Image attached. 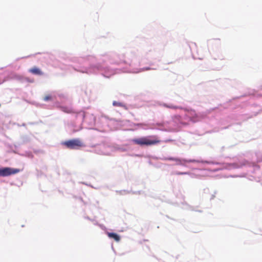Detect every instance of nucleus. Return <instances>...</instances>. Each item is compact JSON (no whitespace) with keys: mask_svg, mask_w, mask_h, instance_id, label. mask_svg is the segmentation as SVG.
Wrapping results in <instances>:
<instances>
[{"mask_svg":"<svg viewBox=\"0 0 262 262\" xmlns=\"http://www.w3.org/2000/svg\"><path fill=\"white\" fill-rule=\"evenodd\" d=\"M178 174H186V172H179L178 173Z\"/></svg>","mask_w":262,"mask_h":262,"instance_id":"13","label":"nucleus"},{"mask_svg":"<svg viewBox=\"0 0 262 262\" xmlns=\"http://www.w3.org/2000/svg\"><path fill=\"white\" fill-rule=\"evenodd\" d=\"M62 110L66 112V113H73V111H72L71 109L70 108H67V107H63L62 108Z\"/></svg>","mask_w":262,"mask_h":262,"instance_id":"8","label":"nucleus"},{"mask_svg":"<svg viewBox=\"0 0 262 262\" xmlns=\"http://www.w3.org/2000/svg\"><path fill=\"white\" fill-rule=\"evenodd\" d=\"M165 159L167 160H169V161H175L176 162H180V160L179 159L174 158H173V157L167 158H166Z\"/></svg>","mask_w":262,"mask_h":262,"instance_id":"11","label":"nucleus"},{"mask_svg":"<svg viewBox=\"0 0 262 262\" xmlns=\"http://www.w3.org/2000/svg\"><path fill=\"white\" fill-rule=\"evenodd\" d=\"M107 235L110 238H113L116 242H119L120 239V236L117 233L107 232Z\"/></svg>","mask_w":262,"mask_h":262,"instance_id":"6","label":"nucleus"},{"mask_svg":"<svg viewBox=\"0 0 262 262\" xmlns=\"http://www.w3.org/2000/svg\"><path fill=\"white\" fill-rule=\"evenodd\" d=\"M29 72L32 73L33 75H42L43 73L41 71V70L37 67H34L32 68H31L29 70Z\"/></svg>","mask_w":262,"mask_h":262,"instance_id":"5","label":"nucleus"},{"mask_svg":"<svg viewBox=\"0 0 262 262\" xmlns=\"http://www.w3.org/2000/svg\"><path fill=\"white\" fill-rule=\"evenodd\" d=\"M132 142L140 146H150L160 143L161 140L156 136H150L148 137L134 139L132 140Z\"/></svg>","mask_w":262,"mask_h":262,"instance_id":"1","label":"nucleus"},{"mask_svg":"<svg viewBox=\"0 0 262 262\" xmlns=\"http://www.w3.org/2000/svg\"><path fill=\"white\" fill-rule=\"evenodd\" d=\"M51 100H52V96L50 95H47V96H45L43 98V100L45 101H48Z\"/></svg>","mask_w":262,"mask_h":262,"instance_id":"9","label":"nucleus"},{"mask_svg":"<svg viewBox=\"0 0 262 262\" xmlns=\"http://www.w3.org/2000/svg\"><path fill=\"white\" fill-rule=\"evenodd\" d=\"M113 105L115 106H123L122 103L117 101H114Z\"/></svg>","mask_w":262,"mask_h":262,"instance_id":"10","label":"nucleus"},{"mask_svg":"<svg viewBox=\"0 0 262 262\" xmlns=\"http://www.w3.org/2000/svg\"><path fill=\"white\" fill-rule=\"evenodd\" d=\"M164 106L166 107H167V108H173V109H177V108H180V109H182V107H179V106H174V105H167V104H164Z\"/></svg>","mask_w":262,"mask_h":262,"instance_id":"7","label":"nucleus"},{"mask_svg":"<svg viewBox=\"0 0 262 262\" xmlns=\"http://www.w3.org/2000/svg\"><path fill=\"white\" fill-rule=\"evenodd\" d=\"M185 111L187 112V115L188 117L190 118V120L192 121H198V116L196 114L195 111L194 110H187V109H184Z\"/></svg>","mask_w":262,"mask_h":262,"instance_id":"4","label":"nucleus"},{"mask_svg":"<svg viewBox=\"0 0 262 262\" xmlns=\"http://www.w3.org/2000/svg\"><path fill=\"white\" fill-rule=\"evenodd\" d=\"M69 149H75L84 146L83 143L79 139H74L66 141L62 143Z\"/></svg>","mask_w":262,"mask_h":262,"instance_id":"2","label":"nucleus"},{"mask_svg":"<svg viewBox=\"0 0 262 262\" xmlns=\"http://www.w3.org/2000/svg\"><path fill=\"white\" fill-rule=\"evenodd\" d=\"M151 69L150 68H143L140 71H144L145 70H150Z\"/></svg>","mask_w":262,"mask_h":262,"instance_id":"12","label":"nucleus"},{"mask_svg":"<svg viewBox=\"0 0 262 262\" xmlns=\"http://www.w3.org/2000/svg\"><path fill=\"white\" fill-rule=\"evenodd\" d=\"M19 169L12 168L10 167H5L0 168V176L7 177L12 174H16L19 172Z\"/></svg>","mask_w":262,"mask_h":262,"instance_id":"3","label":"nucleus"}]
</instances>
